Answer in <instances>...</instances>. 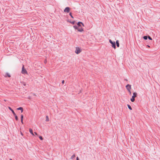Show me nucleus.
<instances>
[{"label": "nucleus", "mask_w": 160, "mask_h": 160, "mask_svg": "<svg viewBox=\"0 0 160 160\" xmlns=\"http://www.w3.org/2000/svg\"><path fill=\"white\" fill-rule=\"evenodd\" d=\"M21 122L22 124H23V119H21Z\"/></svg>", "instance_id": "obj_29"}, {"label": "nucleus", "mask_w": 160, "mask_h": 160, "mask_svg": "<svg viewBox=\"0 0 160 160\" xmlns=\"http://www.w3.org/2000/svg\"><path fill=\"white\" fill-rule=\"evenodd\" d=\"M143 38L144 40H147L148 38V36H145L143 37Z\"/></svg>", "instance_id": "obj_12"}, {"label": "nucleus", "mask_w": 160, "mask_h": 160, "mask_svg": "<svg viewBox=\"0 0 160 160\" xmlns=\"http://www.w3.org/2000/svg\"><path fill=\"white\" fill-rule=\"evenodd\" d=\"M73 28L75 29H77L78 31L80 32H82L83 31V29L82 27H80L77 26L76 25H75L73 26Z\"/></svg>", "instance_id": "obj_2"}, {"label": "nucleus", "mask_w": 160, "mask_h": 160, "mask_svg": "<svg viewBox=\"0 0 160 160\" xmlns=\"http://www.w3.org/2000/svg\"><path fill=\"white\" fill-rule=\"evenodd\" d=\"M69 15L71 16V17L72 18H74L73 17V16L72 15V13L71 12H70L69 13Z\"/></svg>", "instance_id": "obj_20"}, {"label": "nucleus", "mask_w": 160, "mask_h": 160, "mask_svg": "<svg viewBox=\"0 0 160 160\" xmlns=\"http://www.w3.org/2000/svg\"><path fill=\"white\" fill-rule=\"evenodd\" d=\"M128 92H129V94L131 95V92L130 91V90L128 89Z\"/></svg>", "instance_id": "obj_24"}, {"label": "nucleus", "mask_w": 160, "mask_h": 160, "mask_svg": "<svg viewBox=\"0 0 160 160\" xmlns=\"http://www.w3.org/2000/svg\"><path fill=\"white\" fill-rule=\"evenodd\" d=\"M8 108L9 109V110H10L12 112V113L14 112V111L10 107H9Z\"/></svg>", "instance_id": "obj_15"}, {"label": "nucleus", "mask_w": 160, "mask_h": 160, "mask_svg": "<svg viewBox=\"0 0 160 160\" xmlns=\"http://www.w3.org/2000/svg\"><path fill=\"white\" fill-rule=\"evenodd\" d=\"M10 160H12V159L11 158L10 159Z\"/></svg>", "instance_id": "obj_34"}, {"label": "nucleus", "mask_w": 160, "mask_h": 160, "mask_svg": "<svg viewBox=\"0 0 160 160\" xmlns=\"http://www.w3.org/2000/svg\"><path fill=\"white\" fill-rule=\"evenodd\" d=\"M137 93L136 92H134L133 93V96H132V98L130 100L132 102H133L135 101V98L137 96Z\"/></svg>", "instance_id": "obj_1"}, {"label": "nucleus", "mask_w": 160, "mask_h": 160, "mask_svg": "<svg viewBox=\"0 0 160 160\" xmlns=\"http://www.w3.org/2000/svg\"><path fill=\"white\" fill-rule=\"evenodd\" d=\"M127 106H128V108L130 110H132V108L128 104Z\"/></svg>", "instance_id": "obj_14"}, {"label": "nucleus", "mask_w": 160, "mask_h": 160, "mask_svg": "<svg viewBox=\"0 0 160 160\" xmlns=\"http://www.w3.org/2000/svg\"><path fill=\"white\" fill-rule=\"evenodd\" d=\"M70 22L73 25H74L75 24V21H72V22Z\"/></svg>", "instance_id": "obj_18"}, {"label": "nucleus", "mask_w": 160, "mask_h": 160, "mask_svg": "<svg viewBox=\"0 0 160 160\" xmlns=\"http://www.w3.org/2000/svg\"><path fill=\"white\" fill-rule=\"evenodd\" d=\"M39 138L41 140H43V138H42V137L41 136H39Z\"/></svg>", "instance_id": "obj_23"}, {"label": "nucleus", "mask_w": 160, "mask_h": 160, "mask_svg": "<svg viewBox=\"0 0 160 160\" xmlns=\"http://www.w3.org/2000/svg\"><path fill=\"white\" fill-rule=\"evenodd\" d=\"M17 109L18 110H20L21 111V112H23V108L22 107H19L18 108H17Z\"/></svg>", "instance_id": "obj_9"}, {"label": "nucleus", "mask_w": 160, "mask_h": 160, "mask_svg": "<svg viewBox=\"0 0 160 160\" xmlns=\"http://www.w3.org/2000/svg\"><path fill=\"white\" fill-rule=\"evenodd\" d=\"M29 131L30 133H31V134H32V135H34L33 132L32 130V129L30 128L29 129Z\"/></svg>", "instance_id": "obj_11"}, {"label": "nucleus", "mask_w": 160, "mask_h": 160, "mask_svg": "<svg viewBox=\"0 0 160 160\" xmlns=\"http://www.w3.org/2000/svg\"><path fill=\"white\" fill-rule=\"evenodd\" d=\"M12 113L15 117V116H17L16 114L15 113V112H14Z\"/></svg>", "instance_id": "obj_27"}, {"label": "nucleus", "mask_w": 160, "mask_h": 160, "mask_svg": "<svg viewBox=\"0 0 160 160\" xmlns=\"http://www.w3.org/2000/svg\"><path fill=\"white\" fill-rule=\"evenodd\" d=\"M75 155L74 154L71 156V159H73L74 158H75Z\"/></svg>", "instance_id": "obj_16"}, {"label": "nucleus", "mask_w": 160, "mask_h": 160, "mask_svg": "<svg viewBox=\"0 0 160 160\" xmlns=\"http://www.w3.org/2000/svg\"><path fill=\"white\" fill-rule=\"evenodd\" d=\"M124 80L126 81H128V80L126 79H124Z\"/></svg>", "instance_id": "obj_33"}, {"label": "nucleus", "mask_w": 160, "mask_h": 160, "mask_svg": "<svg viewBox=\"0 0 160 160\" xmlns=\"http://www.w3.org/2000/svg\"><path fill=\"white\" fill-rule=\"evenodd\" d=\"M23 85L25 86H26L27 85V84L25 82H23Z\"/></svg>", "instance_id": "obj_25"}, {"label": "nucleus", "mask_w": 160, "mask_h": 160, "mask_svg": "<svg viewBox=\"0 0 160 160\" xmlns=\"http://www.w3.org/2000/svg\"><path fill=\"white\" fill-rule=\"evenodd\" d=\"M23 115L22 114L21 116V119H23Z\"/></svg>", "instance_id": "obj_22"}, {"label": "nucleus", "mask_w": 160, "mask_h": 160, "mask_svg": "<svg viewBox=\"0 0 160 160\" xmlns=\"http://www.w3.org/2000/svg\"><path fill=\"white\" fill-rule=\"evenodd\" d=\"M148 38L150 40H152V38L149 35H148Z\"/></svg>", "instance_id": "obj_17"}, {"label": "nucleus", "mask_w": 160, "mask_h": 160, "mask_svg": "<svg viewBox=\"0 0 160 160\" xmlns=\"http://www.w3.org/2000/svg\"><path fill=\"white\" fill-rule=\"evenodd\" d=\"M81 52V50L80 48L78 47H76V50L75 51V52L76 53L78 54L80 53Z\"/></svg>", "instance_id": "obj_5"}, {"label": "nucleus", "mask_w": 160, "mask_h": 160, "mask_svg": "<svg viewBox=\"0 0 160 160\" xmlns=\"http://www.w3.org/2000/svg\"><path fill=\"white\" fill-rule=\"evenodd\" d=\"M34 133H35L36 135H37V133L36 132H34Z\"/></svg>", "instance_id": "obj_32"}, {"label": "nucleus", "mask_w": 160, "mask_h": 160, "mask_svg": "<svg viewBox=\"0 0 160 160\" xmlns=\"http://www.w3.org/2000/svg\"><path fill=\"white\" fill-rule=\"evenodd\" d=\"M6 74L7 76H8V77H11L10 75L8 73H6Z\"/></svg>", "instance_id": "obj_19"}, {"label": "nucleus", "mask_w": 160, "mask_h": 160, "mask_svg": "<svg viewBox=\"0 0 160 160\" xmlns=\"http://www.w3.org/2000/svg\"><path fill=\"white\" fill-rule=\"evenodd\" d=\"M70 9V8L68 7H66L64 9V11L65 12H69Z\"/></svg>", "instance_id": "obj_7"}, {"label": "nucleus", "mask_w": 160, "mask_h": 160, "mask_svg": "<svg viewBox=\"0 0 160 160\" xmlns=\"http://www.w3.org/2000/svg\"><path fill=\"white\" fill-rule=\"evenodd\" d=\"M12 113L15 117V116H17L16 114L15 113V112H14Z\"/></svg>", "instance_id": "obj_26"}, {"label": "nucleus", "mask_w": 160, "mask_h": 160, "mask_svg": "<svg viewBox=\"0 0 160 160\" xmlns=\"http://www.w3.org/2000/svg\"><path fill=\"white\" fill-rule=\"evenodd\" d=\"M65 81L64 80H62V84H63L64 83Z\"/></svg>", "instance_id": "obj_28"}, {"label": "nucleus", "mask_w": 160, "mask_h": 160, "mask_svg": "<svg viewBox=\"0 0 160 160\" xmlns=\"http://www.w3.org/2000/svg\"><path fill=\"white\" fill-rule=\"evenodd\" d=\"M116 45L118 47H119V41L118 40H117L116 41Z\"/></svg>", "instance_id": "obj_10"}, {"label": "nucleus", "mask_w": 160, "mask_h": 160, "mask_svg": "<svg viewBox=\"0 0 160 160\" xmlns=\"http://www.w3.org/2000/svg\"><path fill=\"white\" fill-rule=\"evenodd\" d=\"M22 74H27V72L26 69L24 68V66L23 65L22 68Z\"/></svg>", "instance_id": "obj_4"}, {"label": "nucleus", "mask_w": 160, "mask_h": 160, "mask_svg": "<svg viewBox=\"0 0 160 160\" xmlns=\"http://www.w3.org/2000/svg\"><path fill=\"white\" fill-rule=\"evenodd\" d=\"M82 25L84 26V24L82 22H78L77 26L81 28L82 27Z\"/></svg>", "instance_id": "obj_6"}, {"label": "nucleus", "mask_w": 160, "mask_h": 160, "mask_svg": "<svg viewBox=\"0 0 160 160\" xmlns=\"http://www.w3.org/2000/svg\"><path fill=\"white\" fill-rule=\"evenodd\" d=\"M49 121V119L48 118V116H46V122H48Z\"/></svg>", "instance_id": "obj_13"}, {"label": "nucleus", "mask_w": 160, "mask_h": 160, "mask_svg": "<svg viewBox=\"0 0 160 160\" xmlns=\"http://www.w3.org/2000/svg\"><path fill=\"white\" fill-rule=\"evenodd\" d=\"M109 42L112 44V46L114 49L116 48V43L114 41L113 42L111 39H109Z\"/></svg>", "instance_id": "obj_3"}, {"label": "nucleus", "mask_w": 160, "mask_h": 160, "mask_svg": "<svg viewBox=\"0 0 160 160\" xmlns=\"http://www.w3.org/2000/svg\"><path fill=\"white\" fill-rule=\"evenodd\" d=\"M126 88L128 90V89L130 90L131 89V85L129 84H127L126 86Z\"/></svg>", "instance_id": "obj_8"}, {"label": "nucleus", "mask_w": 160, "mask_h": 160, "mask_svg": "<svg viewBox=\"0 0 160 160\" xmlns=\"http://www.w3.org/2000/svg\"><path fill=\"white\" fill-rule=\"evenodd\" d=\"M146 47L147 48H150V46L148 45H147Z\"/></svg>", "instance_id": "obj_30"}, {"label": "nucleus", "mask_w": 160, "mask_h": 160, "mask_svg": "<svg viewBox=\"0 0 160 160\" xmlns=\"http://www.w3.org/2000/svg\"><path fill=\"white\" fill-rule=\"evenodd\" d=\"M76 160H79V159L78 157H77Z\"/></svg>", "instance_id": "obj_31"}, {"label": "nucleus", "mask_w": 160, "mask_h": 160, "mask_svg": "<svg viewBox=\"0 0 160 160\" xmlns=\"http://www.w3.org/2000/svg\"><path fill=\"white\" fill-rule=\"evenodd\" d=\"M15 117L16 120V121H18V119L17 116H15Z\"/></svg>", "instance_id": "obj_21"}]
</instances>
